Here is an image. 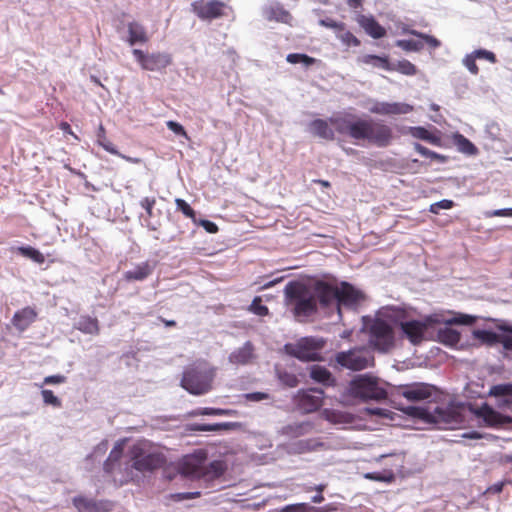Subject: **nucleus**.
Instances as JSON below:
<instances>
[{
	"instance_id": "61",
	"label": "nucleus",
	"mask_w": 512,
	"mask_h": 512,
	"mask_svg": "<svg viewBox=\"0 0 512 512\" xmlns=\"http://www.w3.org/2000/svg\"><path fill=\"white\" fill-rule=\"evenodd\" d=\"M512 217V208L497 209L486 212V217Z\"/></svg>"
},
{
	"instance_id": "45",
	"label": "nucleus",
	"mask_w": 512,
	"mask_h": 512,
	"mask_svg": "<svg viewBox=\"0 0 512 512\" xmlns=\"http://www.w3.org/2000/svg\"><path fill=\"white\" fill-rule=\"evenodd\" d=\"M286 60H287V62H289L291 64L301 63L304 66H310L315 62L314 58L309 57L306 54H300V53L288 54Z\"/></svg>"
},
{
	"instance_id": "42",
	"label": "nucleus",
	"mask_w": 512,
	"mask_h": 512,
	"mask_svg": "<svg viewBox=\"0 0 512 512\" xmlns=\"http://www.w3.org/2000/svg\"><path fill=\"white\" fill-rule=\"evenodd\" d=\"M97 143L107 152L113 155H120V152L115 148V146L106 138L105 130L101 125L99 127V132L97 135Z\"/></svg>"
},
{
	"instance_id": "10",
	"label": "nucleus",
	"mask_w": 512,
	"mask_h": 512,
	"mask_svg": "<svg viewBox=\"0 0 512 512\" xmlns=\"http://www.w3.org/2000/svg\"><path fill=\"white\" fill-rule=\"evenodd\" d=\"M136 61L142 69L148 71H162L172 63V57L166 52L144 53L140 49L132 51Z\"/></svg>"
},
{
	"instance_id": "35",
	"label": "nucleus",
	"mask_w": 512,
	"mask_h": 512,
	"mask_svg": "<svg viewBox=\"0 0 512 512\" xmlns=\"http://www.w3.org/2000/svg\"><path fill=\"white\" fill-rule=\"evenodd\" d=\"M238 426H239V424L236 422H224V423H216V424H193L191 426V430L201 431V432H210V431L230 430V429H233Z\"/></svg>"
},
{
	"instance_id": "5",
	"label": "nucleus",
	"mask_w": 512,
	"mask_h": 512,
	"mask_svg": "<svg viewBox=\"0 0 512 512\" xmlns=\"http://www.w3.org/2000/svg\"><path fill=\"white\" fill-rule=\"evenodd\" d=\"M216 368L206 361H199L183 372L181 386L193 395H203L212 389Z\"/></svg>"
},
{
	"instance_id": "9",
	"label": "nucleus",
	"mask_w": 512,
	"mask_h": 512,
	"mask_svg": "<svg viewBox=\"0 0 512 512\" xmlns=\"http://www.w3.org/2000/svg\"><path fill=\"white\" fill-rule=\"evenodd\" d=\"M164 456L157 452H147L141 445L132 448V467L137 471H152L161 467L164 463Z\"/></svg>"
},
{
	"instance_id": "37",
	"label": "nucleus",
	"mask_w": 512,
	"mask_h": 512,
	"mask_svg": "<svg viewBox=\"0 0 512 512\" xmlns=\"http://www.w3.org/2000/svg\"><path fill=\"white\" fill-rule=\"evenodd\" d=\"M359 61L363 64L370 65L375 68L391 70L387 57H381L377 55H364L359 59Z\"/></svg>"
},
{
	"instance_id": "43",
	"label": "nucleus",
	"mask_w": 512,
	"mask_h": 512,
	"mask_svg": "<svg viewBox=\"0 0 512 512\" xmlns=\"http://www.w3.org/2000/svg\"><path fill=\"white\" fill-rule=\"evenodd\" d=\"M18 251L22 256L30 258L36 263L42 264L45 261L43 254L33 247H19Z\"/></svg>"
},
{
	"instance_id": "31",
	"label": "nucleus",
	"mask_w": 512,
	"mask_h": 512,
	"mask_svg": "<svg viewBox=\"0 0 512 512\" xmlns=\"http://www.w3.org/2000/svg\"><path fill=\"white\" fill-rule=\"evenodd\" d=\"M349 136L355 140H367L369 136L370 121L357 119L353 120Z\"/></svg>"
},
{
	"instance_id": "17",
	"label": "nucleus",
	"mask_w": 512,
	"mask_h": 512,
	"mask_svg": "<svg viewBox=\"0 0 512 512\" xmlns=\"http://www.w3.org/2000/svg\"><path fill=\"white\" fill-rule=\"evenodd\" d=\"M392 140V129L381 123L370 122L368 141L378 147H386Z\"/></svg>"
},
{
	"instance_id": "58",
	"label": "nucleus",
	"mask_w": 512,
	"mask_h": 512,
	"mask_svg": "<svg viewBox=\"0 0 512 512\" xmlns=\"http://www.w3.org/2000/svg\"><path fill=\"white\" fill-rule=\"evenodd\" d=\"M243 397L245 398V400L250 402H260L263 400H268L270 398L269 394L265 392L246 393L243 395Z\"/></svg>"
},
{
	"instance_id": "3",
	"label": "nucleus",
	"mask_w": 512,
	"mask_h": 512,
	"mask_svg": "<svg viewBox=\"0 0 512 512\" xmlns=\"http://www.w3.org/2000/svg\"><path fill=\"white\" fill-rule=\"evenodd\" d=\"M476 318L471 315L461 314L458 317L446 319L440 314H432L424 318L423 321L409 320L401 323L403 335L414 345L421 343L426 339L428 329L438 324H462L472 325Z\"/></svg>"
},
{
	"instance_id": "25",
	"label": "nucleus",
	"mask_w": 512,
	"mask_h": 512,
	"mask_svg": "<svg viewBox=\"0 0 512 512\" xmlns=\"http://www.w3.org/2000/svg\"><path fill=\"white\" fill-rule=\"evenodd\" d=\"M313 425L311 422H295L283 426L279 433L288 438H298L306 435L312 431Z\"/></svg>"
},
{
	"instance_id": "20",
	"label": "nucleus",
	"mask_w": 512,
	"mask_h": 512,
	"mask_svg": "<svg viewBox=\"0 0 512 512\" xmlns=\"http://www.w3.org/2000/svg\"><path fill=\"white\" fill-rule=\"evenodd\" d=\"M254 358V346L250 341H247L243 346L233 350L228 360L233 365H247L251 363Z\"/></svg>"
},
{
	"instance_id": "63",
	"label": "nucleus",
	"mask_w": 512,
	"mask_h": 512,
	"mask_svg": "<svg viewBox=\"0 0 512 512\" xmlns=\"http://www.w3.org/2000/svg\"><path fill=\"white\" fill-rule=\"evenodd\" d=\"M166 125L168 129L174 132L175 134L186 136V132L181 124L175 121H168Z\"/></svg>"
},
{
	"instance_id": "62",
	"label": "nucleus",
	"mask_w": 512,
	"mask_h": 512,
	"mask_svg": "<svg viewBox=\"0 0 512 512\" xmlns=\"http://www.w3.org/2000/svg\"><path fill=\"white\" fill-rule=\"evenodd\" d=\"M328 509L311 506L307 503H298L297 512H327Z\"/></svg>"
},
{
	"instance_id": "6",
	"label": "nucleus",
	"mask_w": 512,
	"mask_h": 512,
	"mask_svg": "<svg viewBox=\"0 0 512 512\" xmlns=\"http://www.w3.org/2000/svg\"><path fill=\"white\" fill-rule=\"evenodd\" d=\"M385 383L369 374L355 377L349 385L352 396L362 400H383L387 397Z\"/></svg>"
},
{
	"instance_id": "39",
	"label": "nucleus",
	"mask_w": 512,
	"mask_h": 512,
	"mask_svg": "<svg viewBox=\"0 0 512 512\" xmlns=\"http://www.w3.org/2000/svg\"><path fill=\"white\" fill-rule=\"evenodd\" d=\"M473 336L475 339L490 346L498 344L499 342V335L488 330H474Z\"/></svg>"
},
{
	"instance_id": "11",
	"label": "nucleus",
	"mask_w": 512,
	"mask_h": 512,
	"mask_svg": "<svg viewBox=\"0 0 512 512\" xmlns=\"http://www.w3.org/2000/svg\"><path fill=\"white\" fill-rule=\"evenodd\" d=\"M207 456L204 451H196L193 454H189L183 457L179 463V472L190 478H200L206 475V463Z\"/></svg>"
},
{
	"instance_id": "52",
	"label": "nucleus",
	"mask_w": 512,
	"mask_h": 512,
	"mask_svg": "<svg viewBox=\"0 0 512 512\" xmlns=\"http://www.w3.org/2000/svg\"><path fill=\"white\" fill-rule=\"evenodd\" d=\"M477 58L474 56V53L467 54L463 60V65L468 69V71L473 74L477 75L479 72L478 66L476 65Z\"/></svg>"
},
{
	"instance_id": "41",
	"label": "nucleus",
	"mask_w": 512,
	"mask_h": 512,
	"mask_svg": "<svg viewBox=\"0 0 512 512\" xmlns=\"http://www.w3.org/2000/svg\"><path fill=\"white\" fill-rule=\"evenodd\" d=\"M123 451V443H117L109 454L108 459L104 464V470L107 473H111L113 470V464L119 460Z\"/></svg>"
},
{
	"instance_id": "24",
	"label": "nucleus",
	"mask_w": 512,
	"mask_h": 512,
	"mask_svg": "<svg viewBox=\"0 0 512 512\" xmlns=\"http://www.w3.org/2000/svg\"><path fill=\"white\" fill-rule=\"evenodd\" d=\"M330 122L323 119H315L311 121L308 125V131L324 140H333L334 139V130L330 126Z\"/></svg>"
},
{
	"instance_id": "8",
	"label": "nucleus",
	"mask_w": 512,
	"mask_h": 512,
	"mask_svg": "<svg viewBox=\"0 0 512 512\" xmlns=\"http://www.w3.org/2000/svg\"><path fill=\"white\" fill-rule=\"evenodd\" d=\"M325 341L318 337H304L296 344L287 346L291 355L302 361H317L320 359L319 352L324 347Z\"/></svg>"
},
{
	"instance_id": "7",
	"label": "nucleus",
	"mask_w": 512,
	"mask_h": 512,
	"mask_svg": "<svg viewBox=\"0 0 512 512\" xmlns=\"http://www.w3.org/2000/svg\"><path fill=\"white\" fill-rule=\"evenodd\" d=\"M335 361L343 368L360 371L374 365V356L370 349L356 347L348 351L338 352L335 355Z\"/></svg>"
},
{
	"instance_id": "47",
	"label": "nucleus",
	"mask_w": 512,
	"mask_h": 512,
	"mask_svg": "<svg viewBox=\"0 0 512 512\" xmlns=\"http://www.w3.org/2000/svg\"><path fill=\"white\" fill-rule=\"evenodd\" d=\"M485 135L491 141L501 140V128L496 122H490L485 126Z\"/></svg>"
},
{
	"instance_id": "36",
	"label": "nucleus",
	"mask_w": 512,
	"mask_h": 512,
	"mask_svg": "<svg viewBox=\"0 0 512 512\" xmlns=\"http://www.w3.org/2000/svg\"><path fill=\"white\" fill-rule=\"evenodd\" d=\"M329 122L331 125L335 126L338 133L349 136L353 119L350 117L332 116L329 118Z\"/></svg>"
},
{
	"instance_id": "13",
	"label": "nucleus",
	"mask_w": 512,
	"mask_h": 512,
	"mask_svg": "<svg viewBox=\"0 0 512 512\" xmlns=\"http://www.w3.org/2000/svg\"><path fill=\"white\" fill-rule=\"evenodd\" d=\"M364 106L371 113L385 116L405 115L414 109L412 105L404 102H380L373 99L367 100Z\"/></svg>"
},
{
	"instance_id": "59",
	"label": "nucleus",
	"mask_w": 512,
	"mask_h": 512,
	"mask_svg": "<svg viewBox=\"0 0 512 512\" xmlns=\"http://www.w3.org/2000/svg\"><path fill=\"white\" fill-rule=\"evenodd\" d=\"M156 203L155 198L145 197L140 201V206L145 209L147 216L150 218L153 216V207Z\"/></svg>"
},
{
	"instance_id": "15",
	"label": "nucleus",
	"mask_w": 512,
	"mask_h": 512,
	"mask_svg": "<svg viewBox=\"0 0 512 512\" xmlns=\"http://www.w3.org/2000/svg\"><path fill=\"white\" fill-rule=\"evenodd\" d=\"M434 392V387L426 383H413L399 386L397 395L403 396L410 402H420L430 400Z\"/></svg>"
},
{
	"instance_id": "30",
	"label": "nucleus",
	"mask_w": 512,
	"mask_h": 512,
	"mask_svg": "<svg viewBox=\"0 0 512 512\" xmlns=\"http://www.w3.org/2000/svg\"><path fill=\"white\" fill-rule=\"evenodd\" d=\"M265 17L268 20H275L278 22L289 23L291 15L279 3H271L264 10Z\"/></svg>"
},
{
	"instance_id": "48",
	"label": "nucleus",
	"mask_w": 512,
	"mask_h": 512,
	"mask_svg": "<svg viewBox=\"0 0 512 512\" xmlns=\"http://www.w3.org/2000/svg\"><path fill=\"white\" fill-rule=\"evenodd\" d=\"M404 32L412 34L414 36H417V37L423 39L433 49H436V48L440 47V45H441V42L431 35L424 34V33L418 32L416 30H404Z\"/></svg>"
},
{
	"instance_id": "12",
	"label": "nucleus",
	"mask_w": 512,
	"mask_h": 512,
	"mask_svg": "<svg viewBox=\"0 0 512 512\" xmlns=\"http://www.w3.org/2000/svg\"><path fill=\"white\" fill-rule=\"evenodd\" d=\"M370 343L379 351H389L394 345L391 327L383 321H374L370 328Z\"/></svg>"
},
{
	"instance_id": "44",
	"label": "nucleus",
	"mask_w": 512,
	"mask_h": 512,
	"mask_svg": "<svg viewBox=\"0 0 512 512\" xmlns=\"http://www.w3.org/2000/svg\"><path fill=\"white\" fill-rule=\"evenodd\" d=\"M396 46L405 51H420L423 48V42L413 39H401L396 41Z\"/></svg>"
},
{
	"instance_id": "56",
	"label": "nucleus",
	"mask_w": 512,
	"mask_h": 512,
	"mask_svg": "<svg viewBox=\"0 0 512 512\" xmlns=\"http://www.w3.org/2000/svg\"><path fill=\"white\" fill-rule=\"evenodd\" d=\"M319 24L321 26L333 29L336 33L342 32L345 29V24L344 23L337 22V21H335V20H333L331 18L321 19L319 21Z\"/></svg>"
},
{
	"instance_id": "32",
	"label": "nucleus",
	"mask_w": 512,
	"mask_h": 512,
	"mask_svg": "<svg viewBox=\"0 0 512 512\" xmlns=\"http://www.w3.org/2000/svg\"><path fill=\"white\" fill-rule=\"evenodd\" d=\"M128 33V42L130 45H134L136 43H145L148 40L144 27L137 22L129 23Z\"/></svg>"
},
{
	"instance_id": "16",
	"label": "nucleus",
	"mask_w": 512,
	"mask_h": 512,
	"mask_svg": "<svg viewBox=\"0 0 512 512\" xmlns=\"http://www.w3.org/2000/svg\"><path fill=\"white\" fill-rule=\"evenodd\" d=\"M192 11L202 20H212L222 16L225 4L219 0H198L191 4Z\"/></svg>"
},
{
	"instance_id": "53",
	"label": "nucleus",
	"mask_w": 512,
	"mask_h": 512,
	"mask_svg": "<svg viewBox=\"0 0 512 512\" xmlns=\"http://www.w3.org/2000/svg\"><path fill=\"white\" fill-rule=\"evenodd\" d=\"M414 149L419 153L421 154L422 156L426 157V158H431V159H438V160H441L443 161L444 160V157L434 151H431L429 150L428 148L424 147L423 145L419 144V143H414Z\"/></svg>"
},
{
	"instance_id": "33",
	"label": "nucleus",
	"mask_w": 512,
	"mask_h": 512,
	"mask_svg": "<svg viewBox=\"0 0 512 512\" xmlns=\"http://www.w3.org/2000/svg\"><path fill=\"white\" fill-rule=\"evenodd\" d=\"M310 376L313 380L326 386H332L335 383V379L330 371L322 366H313L310 371Z\"/></svg>"
},
{
	"instance_id": "29",
	"label": "nucleus",
	"mask_w": 512,
	"mask_h": 512,
	"mask_svg": "<svg viewBox=\"0 0 512 512\" xmlns=\"http://www.w3.org/2000/svg\"><path fill=\"white\" fill-rule=\"evenodd\" d=\"M403 134H410L412 137L420 140H424L430 144L438 145L440 143V137L432 134L426 128L417 126V127H405L401 131Z\"/></svg>"
},
{
	"instance_id": "40",
	"label": "nucleus",
	"mask_w": 512,
	"mask_h": 512,
	"mask_svg": "<svg viewBox=\"0 0 512 512\" xmlns=\"http://www.w3.org/2000/svg\"><path fill=\"white\" fill-rule=\"evenodd\" d=\"M323 444L315 439L299 440L293 444V451L295 453H305L308 451L316 450Z\"/></svg>"
},
{
	"instance_id": "22",
	"label": "nucleus",
	"mask_w": 512,
	"mask_h": 512,
	"mask_svg": "<svg viewBox=\"0 0 512 512\" xmlns=\"http://www.w3.org/2000/svg\"><path fill=\"white\" fill-rule=\"evenodd\" d=\"M36 317L37 313L33 308L25 307L14 314L12 324L16 330L24 332L36 320Z\"/></svg>"
},
{
	"instance_id": "4",
	"label": "nucleus",
	"mask_w": 512,
	"mask_h": 512,
	"mask_svg": "<svg viewBox=\"0 0 512 512\" xmlns=\"http://www.w3.org/2000/svg\"><path fill=\"white\" fill-rule=\"evenodd\" d=\"M401 410L411 417L419 418L427 423H433L437 425L453 426L462 422V417L459 410L453 405H409L402 407Z\"/></svg>"
},
{
	"instance_id": "27",
	"label": "nucleus",
	"mask_w": 512,
	"mask_h": 512,
	"mask_svg": "<svg viewBox=\"0 0 512 512\" xmlns=\"http://www.w3.org/2000/svg\"><path fill=\"white\" fill-rule=\"evenodd\" d=\"M453 144L457 150L468 156H476L479 153L478 148L465 136L459 132L453 133L451 136Z\"/></svg>"
},
{
	"instance_id": "38",
	"label": "nucleus",
	"mask_w": 512,
	"mask_h": 512,
	"mask_svg": "<svg viewBox=\"0 0 512 512\" xmlns=\"http://www.w3.org/2000/svg\"><path fill=\"white\" fill-rule=\"evenodd\" d=\"M234 414H235L234 410L221 409V408H210V407L197 408L191 412V415H193V416H200V415L232 416Z\"/></svg>"
},
{
	"instance_id": "54",
	"label": "nucleus",
	"mask_w": 512,
	"mask_h": 512,
	"mask_svg": "<svg viewBox=\"0 0 512 512\" xmlns=\"http://www.w3.org/2000/svg\"><path fill=\"white\" fill-rule=\"evenodd\" d=\"M41 395L45 404L52 405L54 407L61 406L60 399L57 396H55L51 390L44 389L41 391Z\"/></svg>"
},
{
	"instance_id": "57",
	"label": "nucleus",
	"mask_w": 512,
	"mask_h": 512,
	"mask_svg": "<svg viewBox=\"0 0 512 512\" xmlns=\"http://www.w3.org/2000/svg\"><path fill=\"white\" fill-rule=\"evenodd\" d=\"M454 203L452 200L443 199L430 206V212L437 214L441 209H451Z\"/></svg>"
},
{
	"instance_id": "14",
	"label": "nucleus",
	"mask_w": 512,
	"mask_h": 512,
	"mask_svg": "<svg viewBox=\"0 0 512 512\" xmlns=\"http://www.w3.org/2000/svg\"><path fill=\"white\" fill-rule=\"evenodd\" d=\"M323 394V390L317 388L301 390L294 397V403L303 413H312L322 406Z\"/></svg>"
},
{
	"instance_id": "34",
	"label": "nucleus",
	"mask_w": 512,
	"mask_h": 512,
	"mask_svg": "<svg viewBox=\"0 0 512 512\" xmlns=\"http://www.w3.org/2000/svg\"><path fill=\"white\" fill-rule=\"evenodd\" d=\"M438 339L441 343L454 346L460 341V333L448 326L438 330Z\"/></svg>"
},
{
	"instance_id": "55",
	"label": "nucleus",
	"mask_w": 512,
	"mask_h": 512,
	"mask_svg": "<svg viewBox=\"0 0 512 512\" xmlns=\"http://www.w3.org/2000/svg\"><path fill=\"white\" fill-rule=\"evenodd\" d=\"M338 38L348 46H359L360 41L349 31H342L337 33Z\"/></svg>"
},
{
	"instance_id": "26",
	"label": "nucleus",
	"mask_w": 512,
	"mask_h": 512,
	"mask_svg": "<svg viewBox=\"0 0 512 512\" xmlns=\"http://www.w3.org/2000/svg\"><path fill=\"white\" fill-rule=\"evenodd\" d=\"M73 327L82 333L89 335H98L100 332L98 320L88 315L80 316L74 322Z\"/></svg>"
},
{
	"instance_id": "23",
	"label": "nucleus",
	"mask_w": 512,
	"mask_h": 512,
	"mask_svg": "<svg viewBox=\"0 0 512 512\" xmlns=\"http://www.w3.org/2000/svg\"><path fill=\"white\" fill-rule=\"evenodd\" d=\"M155 265L150 262H142L131 270L126 271L123 277L127 281H143L149 277L154 271Z\"/></svg>"
},
{
	"instance_id": "28",
	"label": "nucleus",
	"mask_w": 512,
	"mask_h": 512,
	"mask_svg": "<svg viewBox=\"0 0 512 512\" xmlns=\"http://www.w3.org/2000/svg\"><path fill=\"white\" fill-rule=\"evenodd\" d=\"M73 504L79 512H104L107 510L104 503L81 496L75 497Z\"/></svg>"
},
{
	"instance_id": "64",
	"label": "nucleus",
	"mask_w": 512,
	"mask_h": 512,
	"mask_svg": "<svg viewBox=\"0 0 512 512\" xmlns=\"http://www.w3.org/2000/svg\"><path fill=\"white\" fill-rule=\"evenodd\" d=\"M108 450V441L104 440L101 443H99L95 448L93 453L89 457H97L102 456L106 453Z\"/></svg>"
},
{
	"instance_id": "1",
	"label": "nucleus",
	"mask_w": 512,
	"mask_h": 512,
	"mask_svg": "<svg viewBox=\"0 0 512 512\" xmlns=\"http://www.w3.org/2000/svg\"><path fill=\"white\" fill-rule=\"evenodd\" d=\"M286 304L292 307L294 316L299 320L312 316L317 311V305H321V297L318 295V282L312 288H308L299 282H289L284 289Z\"/></svg>"
},
{
	"instance_id": "46",
	"label": "nucleus",
	"mask_w": 512,
	"mask_h": 512,
	"mask_svg": "<svg viewBox=\"0 0 512 512\" xmlns=\"http://www.w3.org/2000/svg\"><path fill=\"white\" fill-rule=\"evenodd\" d=\"M277 376L280 382L288 387L293 388L298 385V378L293 373H289L285 370H277Z\"/></svg>"
},
{
	"instance_id": "19",
	"label": "nucleus",
	"mask_w": 512,
	"mask_h": 512,
	"mask_svg": "<svg viewBox=\"0 0 512 512\" xmlns=\"http://www.w3.org/2000/svg\"><path fill=\"white\" fill-rule=\"evenodd\" d=\"M477 415L481 417L486 425L490 427L502 426L512 421L510 416H506L495 411L488 404H484L482 407H480Z\"/></svg>"
},
{
	"instance_id": "50",
	"label": "nucleus",
	"mask_w": 512,
	"mask_h": 512,
	"mask_svg": "<svg viewBox=\"0 0 512 512\" xmlns=\"http://www.w3.org/2000/svg\"><path fill=\"white\" fill-rule=\"evenodd\" d=\"M397 71L405 75H415L417 72L416 66L408 60L399 61L395 67Z\"/></svg>"
},
{
	"instance_id": "51",
	"label": "nucleus",
	"mask_w": 512,
	"mask_h": 512,
	"mask_svg": "<svg viewBox=\"0 0 512 512\" xmlns=\"http://www.w3.org/2000/svg\"><path fill=\"white\" fill-rule=\"evenodd\" d=\"M177 209L180 210L186 217L191 218L195 223V211L190 207V205L183 199L177 198L175 200Z\"/></svg>"
},
{
	"instance_id": "21",
	"label": "nucleus",
	"mask_w": 512,
	"mask_h": 512,
	"mask_svg": "<svg viewBox=\"0 0 512 512\" xmlns=\"http://www.w3.org/2000/svg\"><path fill=\"white\" fill-rule=\"evenodd\" d=\"M357 23L365 32L374 39H380L385 36L386 30L372 16L358 15Z\"/></svg>"
},
{
	"instance_id": "49",
	"label": "nucleus",
	"mask_w": 512,
	"mask_h": 512,
	"mask_svg": "<svg viewBox=\"0 0 512 512\" xmlns=\"http://www.w3.org/2000/svg\"><path fill=\"white\" fill-rule=\"evenodd\" d=\"M249 310L258 316H266L269 312L268 308L265 305H262V299L259 296L253 299Z\"/></svg>"
},
{
	"instance_id": "18",
	"label": "nucleus",
	"mask_w": 512,
	"mask_h": 512,
	"mask_svg": "<svg viewBox=\"0 0 512 512\" xmlns=\"http://www.w3.org/2000/svg\"><path fill=\"white\" fill-rule=\"evenodd\" d=\"M489 395L496 399L499 408L512 410V383L492 386Z\"/></svg>"
},
{
	"instance_id": "2",
	"label": "nucleus",
	"mask_w": 512,
	"mask_h": 512,
	"mask_svg": "<svg viewBox=\"0 0 512 512\" xmlns=\"http://www.w3.org/2000/svg\"><path fill=\"white\" fill-rule=\"evenodd\" d=\"M318 295L321 297V307H335L339 318L342 306L353 309L364 297L361 291L346 282H342L340 287H335L318 281Z\"/></svg>"
},
{
	"instance_id": "60",
	"label": "nucleus",
	"mask_w": 512,
	"mask_h": 512,
	"mask_svg": "<svg viewBox=\"0 0 512 512\" xmlns=\"http://www.w3.org/2000/svg\"><path fill=\"white\" fill-rule=\"evenodd\" d=\"M473 53L477 59H485L491 63L496 62V57H495L494 53H492L488 50L478 49V50L473 51Z\"/></svg>"
}]
</instances>
